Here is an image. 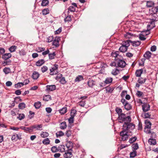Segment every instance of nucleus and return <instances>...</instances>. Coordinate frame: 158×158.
<instances>
[{
	"label": "nucleus",
	"instance_id": "1",
	"mask_svg": "<svg viewBox=\"0 0 158 158\" xmlns=\"http://www.w3.org/2000/svg\"><path fill=\"white\" fill-rule=\"evenodd\" d=\"M129 123H124L123 125V130L120 133L121 139L123 141L126 140L128 137V133L131 132L135 128V125Z\"/></svg>",
	"mask_w": 158,
	"mask_h": 158
},
{
	"label": "nucleus",
	"instance_id": "2",
	"mask_svg": "<svg viewBox=\"0 0 158 158\" xmlns=\"http://www.w3.org/2000/svg\"><path fill=\"white\" fill-rule=\"evenodd\" d=\"M118 121L120 123H130L131 121V118L130 116L126 117L125 114H121L118 115Z\"/></svg>",
	"mask_w": 158,
	"mask_h": 158
},
{
	"label": "nucleus",
	"instance_id": "3",
	"mask_svg": "<svg viewBox=\"0 0 158 158\" xmlns=\"http://www.w3.org/2000/svg\"><path fill=\"white\" fill-rule=\"evenodd\" d=\"M147 99L146 98H144L139 100V103H140L143 104L142 109L144 112L147 111L150 109V106L147 103Z\"/></svg>",
	"mask_w": 158,
	"mask_h": 158
},
{
	"label": "nucleus",
	"instance_id": "4",
	"mask_svg": "<svg viewBox=\"0 0 158 158\" xmlns=\"http://www.w3.org/2000/svg\"><path fill=\"white\" fill-rule=\"evenodd\" d=\"M139 83L143 84L144 83L146 80L145 77L142 78L141 76L142 74L145 75L146 70L144 68L139 69Z\"/></svg>",
	"mask_w": 158,
	"mask_h": 158
},
{
	"label": "nucleus",
	"instance_id": "5",
	"mask_svg": "<svg viewBox=\"0 0 158 158\" xmlns=\"http://www.w3.org/2000/svg\"><path fill=\"white\" fill-rule=\"evenodd\" d=\"M130 46V43L129 41L127 40L123 42L122 46L119 48V50L121 52H126L128 47Z\"/></svg>",
	"mask_w": 158,
	"mask_h": 158
},
{
	"label": "nucleus",
	"instance_id": "6",
	"mask_svg": "<svg viewBox=\"0 0 158 158\" xmlns=\"http://www.w3.org/2000/svg\"><path fill=\"white\" fill-rule=\"evenodd\" d=\"M58 67V65L56 64L54 65L50 69V74L51 75H54L57 74L58 73L57 71Z\"/></svg>",
	"mask_w": 158,
	"mask_h": 158
},
{
	"label": "nucleus",
	"instance_id": "7",
	"mask_svg": "<svg viewBox=\"0 0 158 158\" xmlns=\"http://www.w3.org/2000/svg\"><path fill=\"white\" fill-rule=\"evenodd\" d=\"M118 51L113 52L111 54V56L114 57L115 60H118V59L122 58V57L119 55Z\"/></svg>",
	"mask_w": 158,
	"mask_h": 158
},
{
	"label": "nucleus",
	"instance_id": "8",
	"mask_svg": "<svg viewBox=\"0 0 158 158\" xmlns=\"http://www.w3.org/2000/svg\"><path fill=\"white\" fill-rule=\"evenodd\" d=\"M144 131L147 134L150 135V136L151 138H155L156 136V135L155 133L151 131L150 128L145 127Z\"/></svg>",
	"mask_w": 158,
	"mask_h": 158
},
{
	"label": "nucleus",
	"instance_id": "9",
	"mask_svg": "<svg viewBox=\"0 0 158 158\" xmlns=\"http://www.w3.org/2000/svg\"><path fill=\"white\" fill-rule=\"evenodd\" d=\"M122 58L118 60V61L117 63V66L118 67L123 68L126 66V64L124 60H122Z\"/></svg>",
	"mask_w": 158,
	"mask_h": 158
},
{
	"label": "nucleus",
	"instance_id": "10",
	"mask_svg": "<svg viewBox=\"0 0 158 158\" xmlns=\"http://www.w3.org/2000/svg\"><path fill=\"white\" fill-rule=\"evenodd\" d=\"M72 150L69 149L67 151L65 152L64 154V157L65 158H70L72 156Z\"/></svg>",
	"mask_w": 158,
	"mask_h": 158
},
{
	"label": "nucleus",
	"instance_id": "11",
	"mask_svg": "<svg viewBox=\"0 0 158 158\" xmlns=\"http://www.w3.org/2000/svg\"><path fill=\"white\" fill-rule=\"evenodd\" d=\"M60 38L59 37H56L53 40L52 45L55 46L56 47H58L59 46V42L60 40Z\"/></svg>",
	"mask_w": 158,
	"mask_h": 158
},
{
	"label": "nucleus",
	"instance_id": "12",
	"mask_svg": "<svg viewBox=\"0 0 158 158\" xmlns=\"http://www.w3.org/2000/svg\"><path fill=\"white\" fill-rule=\"evenodd\" d=\"M12 55L10 53H6L3 55L2 58L5 60H8L11 57Z\"/></svg>",
	"mask_w": 158,
	"mask_h": 158
},
{
	"label": "nucleus",
	"instance_id": "13",
	"mask_svg": "<svg viewBox=\"0 0 158 158\" xmlns=\"http://www.w3.org/2000/svg\"><path fill=\"white\" fill-rule=\"evenodd\" d=\"M39 76L40 74L38 72L34 71L33 73L32 77L34 80H36L39 77Z\"/></svg>",
	"mask_w": 158,
	"mask_h": 158
},
{
	"label": "nucleus",
	"instance_id": "14",
	"mask_svg": "<svg viewBox=\"0 0 158 158\" xmlns=\"http://www.w3.org/2000/svg\"><path fill=\"white\" fill-rule=\"evenodd\" d=\"M45 62L44 60L43 59L39 60L36 62L35 64L37 66H40L43 64Z\"/></svg>",
	"mask_w": 158,
	"mask_h": 158
},
{
	"label": "nucleus",
	"instance_id": "15",
	"mask_svg": "<svg viewBox=\"0 0 158 158\" xmlns=\"http://www.w3.org/2000/svg\"><path fill=\"white\" fill-rule=\"evenodd\" d=\"M155 27L154 22L153 21H151L150 23V24L147 25L148 30L149 31Z\"/></svg>",
	"mask_w": 158,
	"mask_h": 158
},
{
	"label": "nucleus",
	"instance_id": "16",
	"mask_svg": "<svg viewBox=\"0 0 158 158\" xmlns=\"http://www.w3.org/2000/svg\"><path fill=\"white\" fill-rule=\"evenodd\" d=\"M88 85L89 87L93 88V86L95 85V82L92 80H90L88 82Z\"/></svg>",
	"mask_w": 158,
	"mask_h": 158
},
{
	"label": "nucleus",
	"instance_id": "17",
	"mask_svg": "<svg viewBox=\"0 0 158 158\" xmlns=\"http://www.w3.org/2000/svg\"><path fill=\"white\" fill-rule=\"evenodd\" d=\"M43 127V125L42 124H40V125H33V128L34 129H35V130H41V129H40Z\"/></svg>",
	"mask_w": 158,
	"mask_h": 158
},
{
	"label": "nucleus",
	"instance_id": "18",
	"mask_svg": "<svg viewBox=\"0 0 158 158\" xmlns=\"http://www.w3.org/2000/svg\"><path fill=\"white\" fill-rule=\"evenodd\" d=\"M83 79L84 78L82 76L78 75L76 77L74 81L75 82H79Z\"/></svg>",
	"mask_w": 158,
	"mask_h": 158
},
{
	"label": "nucleus",
	"instance_id": "19",
	"mask_svg": "<svg viewBox=\"0 0 158 158\" xmlns=\"http://www.w3.org/2000/svg\"><path fill=\"white\" fill-rule=\"evenodd\" d=\"M58 151L62 152L65 151V146L64 145H60L58 147Z\"/></svg>",
	"mask_w": 158,
	"mask_h": 158
},
{
	"label": "nucleus",
	"instance_id": "20",
	"mask_svg": "<svg viewBox=\"0 0 158 158\" xmlns=\"http://www.w3.org/2000/svg\"><path fill=\"white\" fill-rule=\"evenodd\" d=\"M112 80L113 78L112 77H108L106 79L105 83L107 84H109L112 82Z\"/></svg>",
	"mask_w": 158,
	"mask_h": 158
},
{
	"label": "nucleus",
	"instance_id": "21",
	"mask_svg": "<svg viewBox=\"0 0 158 158\" xmlns=\"http://www.w3.org/2000/svg\"><path fill=\"white\" fill-rule=\"evenodd\" d=\"M148 142L149 144L151 145H155L156 144V139H149Z\"/></svg>",
	"mask_w": 158,
	"mask_h": 158
},
{
	"label": "nucleus",
	"instance_id": "22",
	"mask_svg": "<svg viewBox=\"0 0 158 158\" xmlns=\"http://www.w3.org/2000/svg\"><path fill=\"white\" fill-rule=\"evenodd\" d=\"M151 55L152 53L148 51L145 54H144V56L146 59H149L151 57Z\"/></svg>",
	"mask_w": 158,
	"mask_h": 158
},
{
	"label": "nucleus",
	"instance_id": "23",
	"mask_svg": "<svg viewBox=\"0 0 158 158\" xmlns=\"http://www.w3.org/2000/svg\"><path fill=\"white\" fill-rule=\"evenodd\" d=\"M73 146V144L72 142L70 141L68 142L66 144V146L69 149H71Z\"/></svg>",
	"mask_w": 158,
	"mask_h": 158
},
{
	"label": "nucleus",
	"instance_id": "24",
	"mask_svg": "<svg viewBox=\"0 0 158 158\" xmlns=\"http://www.w3.org/2000/svg\"><path fill=\"white\" fill-rule=\"evenodd\" d=\"M67 111V108L66 107H63L59 110V112L61 114H65Z\"/></svg>",
	"mask_w": 158,
	"mask_h": 158
},
{
	"label": "nucleus",
	"instance_id": "25",
	"mask_svg": "<svg viewBox=\"0 0 158 158\" xmlns=\"http://www.w3.org/2000/svg\"><path fill=\"white\" fill-rule=\"evenodd\" d=\"M67 125L65 122H63L60 124V128L61 129H64L66 128Z\"/></svg>",
	"mask_w": 158,
	"mask_h": 158
},
{
	"label": "nucleus",
	"instance_id": "26",
	"mask_svg": "<svg viewBox=\"0 0 158 158\" xmlns=\"http://www.w3.org/2000/svg\"><path fill=\"white\" fill-rule=\"evenodd\" d=\"M119 73V70L117 69H113L111 72V74L114 75H116Z\"/></svg>",
	"mask_w": 158,
	"mask_h": 158
},
{
	"label": "nucleus",
	"instance_id": "27",
	"mask_svg": "<svg viewBox=\"0 0 158 158\" xmlns=\"http://www.w3.org/2000/svg\"><path fill=\"white\" fill-rule=\"evenodd\" d=\"M147 6L148 7H151L154 5V3L152 1H148L146 3Z\"/></svg>",
	"mask_w": 158,
	"mask_h": 158
},
{
	"label": "nucleus",
	"instance_id": "28",
	"mask_svg": "<svg viewBox=\"0 0 158 158\" xmlns=\"http://www.w3.org/2000/svg\"><path fill=\"white\" fill-rule=\"evenodd\" d=\"M149 31L147 29V30L142 31V32H141V33H140V34L142 35L143 36L145 37L147 35L149 34Z\"/></svg>",
	"mask_w": 158,
	"mask_h": 158
},
{
	"label": "nucleus",
	"instance_id": "29",
	"mask_svg": "<svg viewBox=\"0 0 158 158\" xmlns=\"http://www.w3.org/2000/svg\"><path fill=\"white\" fill-rule=\"evenodd\" d=\"M132 148L133 151H135L138 148V145L137 143H134L132 145Z\"/></svg>",
	"mask_w": 158,
	"mask_h": 158
},
{
	"label": "nucleus",
	"instance_id": "30",
	"mask_svg": "<svg viewBox=\"0 0 158 158\" xmlns=\"http://www.w3.org/2000/svg\"><path fill=\"white\" fill-rule=\"evenodd\" d=\"M3 71L5 74H7L10 72L11 70L9 68L5 67L3 69Z\"/></svg>",
	"mask_w": 158,
	"mask_h": 158
},
{
	"label": "nucleus",
	"instance_id": "31",
	"mask_svg": "<svg viewBox=\"0 0 158 158\" xmlns=\"http://www.w3.org/2000/svg\"><path fill=\"white\" fill-rule=\"evenodd\" d=\"M51 97L50 95H46L43 98V100L44 101H48L50 100H51Z\"/></svg>",
	"mask_w": 158,
	"mask_h": 158
},
{
	"label": "nucleus",
	"instance_id": "32",
	"mask_svg": "<svg viewBox=\"0 0 158 158\" xmlns=\"http://www.w3.org/2000/svg\"><path fill=\"white\" fill-rule=\"evenodd\" d=\"M25 117V115L23 114H18V116L17 117V118L20 120H21L23 119Z\"/></svg>",
	"mask_w": 158,
	"mask_h": 158
},
{
	"label": "nucleus",
	"instance_id": "33",
	"mask_svg": "<svg viewBox=\"0 0 158 158\" xmlns=\"http://www.w3.org/2000/svg\"><path fill=\"white\" fill-rule=\"evenodd\" d=\"M41 103L40 102H35L34 104V106L36 109H39L41 106Z\"/></svg>",
	"mask_w": 158,
	"mask_h": 158
},
{
	"label": "nucleus",
	"instance_id": "34",
	"mask_svg": "<svg viewBox=\"0 0 158 158\" xmlns=\"http://www.w3.org/2000/svg\"><path fill=\"white\" fill-rule=\"evenodd\" d=\"M51 151L53 153H56L59 151L58 148H57V147L55 146H53L51 148Z\"/></svg>",
	"mask_w": 158,
	"mask_h": 158
},
{
	"label": "nucleus",
	"instance_id": "35",
	"mask_svg": "<svg viewBox=\"0 0 158 158\" xmlns=\"http://www.w3.org/2000/svg\"><path fill=\"white\" fill-rule=\"evenodd\" d=\"M17 48L16 46L15 45L12 46L11 47H10L9 48V51L11 52H12L15 51L16 49Z\"/></svg>",
	"mask_w": 158,
	"mask_h": 158
},
{
	"label": "nucleus",
	"instance_id": "36",
	"mask_svg": "<svg viewBox=\"0 0 158 158\" xmlns=\"http://www.w3.org/2000/svg\"><path fill=\"white\" fill-rule=\"evenodd\" d=\"M124 36L126 39H130L133 36V35L129 32H127L124 35Z\"/></svg>",
	"mask_w": 158,
	"mask_h": 158
},
{
	"label": "nucleus",
	"instance_id": "37",
	"mask_svg": "<svg viewBox=\"0 0 158 158\" xmlns=\"http://www.w3.org/2000/svg\"><path fill=\"white\" fill-rule=\"evenodd\" d=\"M50 141L48 138L44 139L43 141V143L44 144L47 145L50 143Z\"/></svg>",
	"mask_w": 158,
	"mask_h": 158
},
{
	"label": "nucleus",
	"instance_id": "38",
	"mask_svg": "<svg viewBox=\"0 0 158 158\" xmlns=\"http://www.w3.org/2000/svg\"><path fill=\"white\" fill-rule=\"evenodd\" d=\"M48 133L46 132H42L40 134V136L43 138H45L48 136Z\"/></svg>",
	"mask_w": 158,
	"mask_h": 158
},
{
	"label": "nucleus",
	"instance_id": "39",
	"mask_svg": "<svg viewBox=\"0 0 158 158\" xmlns=\"http://www.w3.org/2000/svg\"><path fill=\"white\" fill-rule=\"evenodd\" d=\"M129 42L132 43V44L134 46H138V41H132L130 40H128Z\"/></svg>",
	"mask_w": 158,
	"mask_h": 158
},
{
	"label": "nucleus",
	"instance_id": "40",
	"mask_svg": "<svg viewBox=\"0 0 158 158\" xmlns=\"http://www.w3.org/2000/svg\"><path fill=\"white\" fill-rule=\"evenodd\" d=\"M45 49L44 48L37 47L35 48V51L38 52H40L45 50Z\"/></svg>",
	"mask_w": 158,
	"mask_h": 158
},
{
	"label": "nucleus",
	"instance_id": "41",
	"mask_svg": "<svg viewBox=\"0 0 158 158\" xmlns=\"http://www.w3.org/2000/svg\"><path fill=\"white\" fill-rule=\"evenodd\" d=\"M49 13V10L48 8L44 9L42 10V14L43 15H46Z\"/></svg>",
	"mask_w": 158,
	"mask_h": 158
},
{
	"label": "nucleus",
	"instance_id": "42",
	"mask_svg": "<svg viewBox=\"0 0 158 158\" xmlns=\"http://www.w3.org/2000/svg\"><path fill=\"white\" fill-rule=\"evenodd\" d=\"M49 3L48 0H43L42 1L41 5L43 6H45L47 5Z\"/></svg>",
	"mask_w": 158,
	"mask_h": 158
},
{
	"label": "nucleus",
	"instance_id": "43",
	"mask_svg": "<svg viewBox=\"0 0 158 158\" xmlns=\"http://www.w3.org/2000/svg\"><path fill=\"white\" fill-rule=\"evenodd\" d=\"M64 135V133L63 132L61 131H58L56 133V135L57 137H59L60 136H61Z\"/></svg>",
	"mask_w": 158,
	"mask_h": 158
},
{
	"label": "nucleus",
	"instance_id": "44",
	"mask_svg": "<svg viewBox=\"0 0 158 158\" xmlns=\"http://www.w3.org/2000/svg\"><path fill=\"white\" fill-rule=\"evenodd\" d=\"M23 86V83L22 82H18L15 85V87L16 88H19Z\"/></svg>",
	"mask_w": 158,
	"mask_h": 158
},
{
	"label": "nucleus",
	"instance_id": "45",
	"mask_svg": "<svg viewBox=\"0 0 158 158\" xmlns=\"http://www.w3.org/2000/svg\"><path fill=\"white\" fill-rule=\"evenodd\" d=\"M124 106L125 109L127 110H129L131 109V107L130 105L128 102L126 104H124Z\"/></svg>",
	"mask_w": 158,
	"mask_h": 158
},
{
	"label": "nucleus",
	"instance_id": "46",
	"mask_svg": "<svg viewBox=\"0 0 158 158\" xmlns=\"http://www.w3.org/2000/svg\"><path fill=\"white\" fill-rule=\"evenodd\" d=\"M146 125L145 127L151 128V123L148 121L145 122Z\"/></svg>",
	"mask_w": 158,
	"mask_h": 158
},
{
	"label": "nucleus",
	"instance_id": "47",
	"mask_svg": "<svg viewBox=\"0 0 158 158\" xmlns=\"http://www.w3.org/2000/svg\"><path fill=\"white\" fill-rule=\"evenodd\" d=\"M137 139V138L136 136H134L130 138L129 140V142L130 143H132L135 142Z\"/></svg>",
	"mask_w": 158,
	"mask_h": 158
},
{
	"label": "nucleus",
	"instance_id": "48",
	"mask_svg": "<svg viewBox=\"0 0 158 158\" xmlns=\"http://www.w3.org/2000/svg\"><path fill=\"white\" fill-rule=\"evenodd\" d=\"M137 152L135 151H133V152H131L130 153V158H134L135 156L136 155Z\"/></svg>",
	"mask_w": 158,
	"mask_h": 158
},
{
	"label": "nucleus",
	"instance_id": "49",
	"mask_svg": "<svg viewBox=\"0 0 158 158\" xmlns=\"http://www.w3.org/2000/svg\"><path fill=\"white\" fill-rule=\"evenodd\" d=\"M69 11H70L71 12H74L75 11V8L73 6H70L68 8Z\"/></svg>",
	"mask_w": 158,
	"mask_h": 158
},
{
	"label": "nucleus",
	"instance_id": "50",
	"mask_svg": "<svg viewBox=\"0 0 158 158\" xmlns=\"http://www.w3.org/2000/svg\"><path fill=\"white\" fill-rule=\"evenodd\" d=\"M18 139V135H13L11 137V140H17Z\"/></svg>",
	"mask_w": 158,
	"mask_h": 158
},
{
	"label": "nucleus",
	"instance_id": "51",
	"mask_svg": "<svg viewBox=\"0 0 158 158\" xmlns=\"http://www.w3.org/2000/svg\"><path fill=\"white\" fill-rule=\"evenodd\" d=\"M55 55V52H53L52 53H49L48 55L49 59L51 60L53 59Z\"/></svg>",
	"mask_w": 158,
	"mask_h": 158
},
{
	"label": "nucleus",
	"instance_id": "52",
	"mask_svg": "<svg viewBox=\"0 0 158 158\" xmlns=\"http://www.w3.org/2000/svg\"><path fill=\"white\" fill-rule=\"evenodd\" d=\"M19 107L20 109H23L25 107V104L23 102L20 103L19 105Z\"/></svg>",
	"mask_w": 158,
	"mask_h": 158
},
{
	"label": "nucleus",
	"instance_id": "53",
	"mask_svg": "<svg viewBox=\"0 0 158 158\" xmlns=\"http://www.w3.org/2000/svg\"><path fill=\"white\" fill-rule=\"evenodd\" d=\"M116 112L118 114V115L121 114L122 113V110L120 108H117L115 110Z\"/></svg>",
	"mask_w": 158,
	"mask_h": 158
},
{
	"label": "nucleus",
	"instance_id": "54",
	"mask_svg": "<svg viewBox=\"0 0 158 158\" xmlns=\"http://www.w3.org/2000/svg\"><path fill=\"white\" fill-rule=\"evenodd\" d=\"M76 110H72L70 113V116L74 117L75 116L76 113Z\"/></svg>",
	"mask_w": 158,
	"mask_h": 158
},
{
	"label": "nucleus",
	"instance_id": "55",
	"mask_svg": "<svg viewBox=\"0 0 158 158\" xmlns=\"http://www.w3.org/2000/svg\"><path fill=\"white\" fill-rule=\"evenodd\" d=\"M48 70V68L46 66H43L41 68V70L43 73H44Z\"/></svg>",
	"mask_w": 158,
	"mask_h": 158
},
{
	"label": "nucleus",
	"instance_id": "56",
	"mask_svg": "<svg viewBox=\"0 0 158 158\" xmlns=\"http://www.w3.org/2000/svg\"><path fill=\"white\" fill-rule=\"evenodd\" d=\"M152 11L153 14L156 13L158 11V8L157 7H154L152 9Z\"/></svg>",
	"mask_w": 158,
	"mask_h": 158
},
{
	"label": "nucleus",
	"instance_id": "57",
	"mask_svg": "<svg viewBox=\"0 0 158 158\" xmlns=\"http://www.w3.org/2000/svg\"><path fill=\"white\" fill-rule=\"evenodd\" d=\"M47 42L48 43H50L53 41V36H49L47 38Z\"/></svg>",
	"mask_w": 158,
	"mask_h": 158
},
{
	"label": "nucleus",
	"instance_id": "58",
	"mask_svg": "<svg viewBox=\"0 0 158 158\" xmlns=\"http://www.w3.org/2000/svg\"><path fill=\"white\" fill-rule=\"evenodd\" d=\"M47 89H56V86L55 85H47Z\"/></svg>",
	"mask_w": 158,
	"mask_h": 158
},
{
	"label": "nucleus",
	"instance_id": "59",
	"mask_svg": "<svg viewBox=\"0 0 158 158\" xmlns=\"http://www.w3.org/2000/svg\"><path fill=\"white\" fill-rule=\"evenodd\" d=\"M71 17L70 15H68L66 16V18L64 19L65 22H69L71 21Z\"/></svg>",
	"mask_w": 158,
	"mask_h": 158
},
{
	"label": "nucleus",
	"instance_id": "60",
	"mask_svg": "<svg viewBox=\"0 0 158 158\" xmlns=\"http://www.w3.org/2000/svg\"><path fill=\"white\" fill-rule=\"evenodd\" d=\"M19 54L20 56H24L26 54V52L23 50H22L19 52Z\"/></svg>",
	"mask_w": 158,
	"mask_h": 158
},
{
	"label": "nucleus",
	"instance_id": "61",
	"mask_svg": "<svg viewBox=\"0 0 158 158\" xmlns=\"http://www.w3.org/2000/svg\"><path fill=\"white\" fill-rule=\"evenodd\" d=\"M60 82L62 84H64L66 82L65 79L64 77H62L60 80Z\"/></svg>",
	"mask_w": 158,
	"mask_h": 158
},
{
	"label": "nucleus",
	"instance_id": "62",
	"mask_svg": "<svg viewBox=\"0 0 158 158\" xmlns=\"http://www.w3.org/2000/svg\"><path fill=\"white\" fill-rule=\"evenodd\" d=\"M74 118V117L70 116V117L68 119V121H69V123H73Z\"/></svg>",
	"mask_w": 158,
	"mask_h": 158
},
{
	"label": "nucleus",
	"instance_id": "63",
	"mask_svg": "<svg viewBox=\"0 0 158 158\" xmlns=\"http://www.w3.org/2000/svg\"><path fill=\"white\" fill-rule=\"evenodd\" d=\"M79 105H80L81 106H84L85 105V101H81L78 103Z\"/></svg>",
	"mask_w": 158,
	"mask_h": 158
},
{
	"label": "nucleus",
	"instance_id": "64",
	"mask_svg": "<svg viewBox=\"0 0 158 158\" xmlns=\"http://www.w3.org/2000/svg\"><path fill=\"white\" fill-rule=\"evenodd\" d=\"M62 75L60 74H58L57 76L55 77V79L56 80H58L59 79H60L62 77Z\"/></svg>",
	"mask_w": 158,
	"mask_h": 158
}]
</instances>
